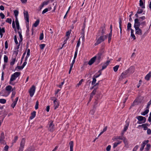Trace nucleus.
I'll return each instance as SVG.
<instances>
[{
    "mask_svg": "<svg viewBox=\"0 0 151 151\" xmlns=\"http://www.w3.org/2000/svg\"><path fill=\"white\" fill-rule=\"evenodd\" d=\"M145 16L140 17L139 18L135 19L134 20V25L139 26L143 27V26L146 25V22L143 21L145 20Z\"/></svg>",
    "mask_w": 151,
    "mask_h": 151,
    "instance_id": "1",
    "label": "nucleus"
},
{
    "mask_svg": "<svg viewBox=\"0 0 151 151\" xmlns=\"http://www.w3.org/2000/svg\"><path fill=\"white\" fill-rule=\"evenodd\" d=\"M21 74V73L20 72H16L13 74H12L11 76L10 80L9 81V83L12 85H14L15 84V83L13 82V81L19 76Z\"/></svg>",
    "mask_w": 151,
    "mask_h": 151,
    "instance_id": "2",
    "label": "nucleus"
},
{
    "mask_svg": "<svg viewBox=\"0 0 151 151\" xmlns=\"http://www.w3.org/2000/svg\"><path fill=\"white\" fill-rule=\"evenodd\" d=\"M108 35H104V36H101L97 40L95 44V45L96 46L101 42H104V40L107 38Z\"/></svg>",
    "mask_w": 151,
    "mask_h": 151,
    "instance_id": "3",
    "label": "nucleus"
},
{
    "mask_svg": "<svg viewBox=\"0 0 151 151\" xmlns=\"http://www.w3.org/2000/svg\"><path fill=\"white\" fill-rule=\"evenodd\" d=\"M119 26L118 28H117V32H120V34H121V37H122V19L121 17L119 18Z\"/></svg>",
    "mask_w": 151,
    "mask_h": 151,
    "instance_id": "4",
    "label": "nucleus"
},
{
    "mask_svg": "<svg viewBox=\"0 0 151 151\" xmlns=\"http://www.w3.org/2000/svg\"><path fill=\"white\" fill-rule=\"evenodd\" d=\"M134 27L135 30L136 34L139 35H141L142 34V30L139 28L140 26L134 25Z\"/></svg>",
    "mask_w": 151,
    "mask_h": 151,
    "instance_id": "5",
    "label": "nucleus"
},
{
    "mask_svg": "<svg viewBox=\"0 0 151 151\" xmlns=\"http://www.w3.org/2000/svg\"><path fill=\"white\" fill-rule=\"evenodd\" d=\"M25 141L24 138H23L22 139L20 143V146L18 151H23L25 143Z\"/></svg>",
    "mask_w": 151,
    "mask_h": 151,
    "instance_id": "6",
    "label": "nucleus"
},
{
    "mask_svg": "<svg viewBox=\"0 0 151 151\" xmlns=\"http://www.w3.org/2000/svg\"><path fill=\"white\" fill-rule=\"evenodd\" d=\"M35 87L34 85L32 86L29 89V92L30 94V96L31 97H32L35 92Z\"/></svg>",
    "mask_w": 151,
    "mask_h": 151,
    "instance_id": "7",
    "label": "nucleus"
},
{
    "mask_svg": "<svg viewBox=\"0 0 151 151\" xmlns=\"http://www.w3.org/2000/svg\"><path fill=\"white\" fill-rule=\"evenodd\" d=\"M134 67L133 66H131L127 70L125 71L124 74L126 75L129 73H132L134 71Z\"/></svg>",
    "mask_w": 151,
    "mask_h": 151,
    "instance_id": "8",
    "label": "nucleus"
},
{
    "mask_svg": "<svg viewBox=\"0 0 151 151\" xmlns=\"http://www.w3.org/2000/svg\"><path fill=\"white\" fill-rule=\"evenodd\" d=\"M24 16L25 19L26 20V23L29 22V16L28 12L27 11H24Z\"/></svg>",
    "mask_w": 151,
    "mask_h": 151,
    "instance_id": "9",
    "label": "nucleus"
},
{
    "mask_svg": "<svg viewBox=\"0 0 151 151\" xmlns=\"http://www.w3.org/2000/svg\"><path fill=\"white\" fill-rule=\"evenodd\" d=\"M137 119L139 121L142 122L141 123L138 122V124H140L142 123H144L146 121V118L142 116H139L137 117Z\"/></svg>",
    "mask_w": 151,
    "mask_h": 151,
    "instance_id": "10",
    "label": "nucleus"
},
{
    "mask_svg": "<svg viewBox=\"0 0 151 151\" xmlns=\"http://www.w3.org/2000/svg\"><path fill=\"white\" fill-rule=\"evenodd\" d=\"M54 124H53V122H52L50 124L48 130L50 132H52L54 130Z\"/></svg>",
    "mask_w": 151,
    "mask_h": 151,
    "instance_id": "11",
    "label": "nucleus"
},
{
    "mask_svg": "<svg viewBox=\"0 0 151 151\" xmlns=\"http://www.w3.org/2000/svg\"><path fill=\"white\" fill-rule=\"evenodd\" d=\"M95 57H96V62L97 63H99L101 60L102 54L101 53H99Z\"/></svg>",
    "mask_w": 151,
    "mask_h": 151,
    "instance_id": "12",
    "label": "nucleus"
},
{
    "mask_svg": "<svg viewBox=\"0 0 151 151\" xmlns=\"http://www.w3.org/2000/svg\"><path fill=\"white\" fill-rule=\"evenodd\" d=\"M149 142V140H144L143 142L141 145V148H140V150L141 151H142L143 150L145 145Z\"/></svg>",
    "mask_w": 151,
    "mask_h": 151,
    "instance_id": "13",
    "label": "nucleus"
},
{
    "mask_svg": "<svg viewBox=\"0 0 151 151\" xmlns=\"http://www.w3.org/2000/svg\"><path fill=\"white\" fill-rule=\"evenodd\" d=\"M53 103L54 104V109H56L58 107L59 105V103L57 101V99H55L54 100Z\"/></svg>",
    "mask_w": 151,
    "mask_h": 151,
    "instance_id": "14",
    "label": "nucleus"
},
{
    "mask_svg": "<svg viewBox=\"0 0 151 151\" xmlns=\"http://www.w3.org/2000/svg\"><path fill=\"white\" fill-rule=\"evenodd\" d=\"M96 59V57H94L89 61L88 64L89 65H92Z\"/></svg>",
    "mask_w": 151,
    "mask_h": 151,
    "instance_id": "15",
    "label": "nucleus"
},
{
    "mask_svg": "<svg viewBox=\"0 0 151 151\" xmlns=\"http://www.w3.org/2000/svg\"><path fill=\"white\" fill-rule=\"evenodd\" d=\"M129 125V122L128 120H127L126 122V124L124 126V128L123 129V132H125L127 130Z\"/></svg>",
    "mask_w": 151,
    "mask_h": 151,
    "instance_id": "16",
    "label": "nucleus"
},
{
    "mask_svg": "<svg viewBox=\"0 0 151 151\" xmlns=\"http://www.w3.org/2000/svg\"><path fill=\"white\" fill-rule=\"evenodd\" d=\"M100 30L98 32V36H99L100 35L101 36H104V35L105 34V29L103 28H102V30L101 31V32L100 33Z\"/></svg>",
    "mask_w": 151,
    "mask_h": 151,
    "instance_id": "17",
    "label": "nucleus"
},
{
    "mask_svg": "<svg viewBox=\"0 0 151 151\" xmlns=\"http://www.w3.org/2000/svg\"><path fill=\"white\" fill-rule=\"evenodd\" d=\"M151 77V72H149V73L147 74L145 77V78L146 80L148 81L150 79Z\"/></svg>",
    "mask_w": 151,
    "mask_h": 151,
    "instance_id": "18",
    "label": "nucleus"
},
{
    "mask_svg": "<svg viewBox=\"0 0 151 151\" xmlns=\"http://www.w3.org/2000/svg\"><path fill=\"white\" fill-rule=\"evenodd\" d=\"M110 62V61L108 60L106 63L104 64L103 65L102 67V68L101 69V70H103L109 64V63Z\"/></svg>",
    "mask_w": 151,
    "mask_h": 151,
    "instance_id": "19",
    "label": "nucleus"
},
{
    "mask_svg": "<svg viewBox=\"0 0 151 151\" xmlns=\"http://www.w3.org/2000/svg\"><path fill=\"white\" fill-rule=\"evenodd\" d=\"M70 147V151H73V141H70L69 143Z\"/></svg>",
    "mask_w": 151,
    "mask_h": 151,
    "instance_id": "20",
    "label": "nucleus"
},
{
    "mask_svg": "<svg viewBox=\"0 0 151 151\" xmlns=\"http://www.w3.org/2000/svg\"><path fill=\"white\" fill-rule=\"evenodd\" d=\"M36 112L35 111H33L32 112L31 114V116L30 117V119H32L36 115Z\"/></svg>",
    "mask_w": 151,
    "mask_h": 151,
    "instance_id": "21",
    "label": "nucleus"
},
{
    "mask_svg": "<svg viewBox=\"0 0 151 151\" xmlns=\"http://www.w3.org/2000/svg\"><path fill=\"white\" fill-rule=\"evenodd\" d=\"M134 31L132 29H131V37L133 38L134 40L136 39V37L134 34Z\"/></svg>",
    "mask_w": 151,
    "mask_h": 151,
    "instance_id": "22",
    "label": "nucleus"
},
{
    "mask_svg": "<svg viewBox=\"0 0 151 151\" xmlns=\"http://www.w3.org/2000/svg\"><path fill=\"white\" fill-rule=\"evenodd\" d=\"M71 30H70L69 31H68L67 32H66V35L68 37L66 38V40L64 41V42L66 41L68 39V38H69L68 37L70 35L71 33Z\"/></svg>",
    "mask_w": 151,
    "mask_h": 151,
    "instance_id": "23",
    "label": "nucleus"
},
{
    "mask_svg": "<svg viewBox=\"0 0 151 151\" xmlns=\"http://www.w3.org/2000/svg\"><path fill=\"white\" fill-rule=\"evenodd\" d=\"M122 142V141H120L119 140H118V142H115L114 144L113 145V148H115L120 143H121Z\"/></svg>",
    "mask_w": 151,
    "mask_h": 151,
    "instance_id": "24",
    "label": "nucleus"
},
{
    "mask_svg": "<svg viewBox=\"0 0 151 151\" xmlns=\"http://www.w3.org/2000/svg\"><path fill=\"white\" fill-rule=\"evenodd\" d=\"M123 142L124 143L125 147H128V142L126 138H123Z\"/></svg>",
    "mask_w": 151,
    "mask_h": 151,
    "instance_id": "25",
    "label": "nucleus"
},
{
    "mask_svg": "<svg viewBox=\"0 0 151 151\" xmlns=\"http://www.w3.org/2000/svg\"><path fill=\"white\" fill-rule=\"evenodd\" d=\"M12 86H11L9 85L6 87L5 88V89L6 91H10L11 90H12ZM10 92H9L10 93Z\"/></svg>",
    "mask_w": 151,
    "mask_h": 151,
    "instance_id": "26",
    "label": "nucleus"
},
{
    "mask_svg": "<svg viewBox=\"0 0 151 151\" xmlns=\"http://www.w3.org/2000/svg\"><path fill=\"white\" fill-rule=\"evenodd\" d=\"M40 22V20L39 19H37L36 21L35 22L34 24L33 25V26L35 27H37L39 24Z\"/></svg>",
    "mask_w": 151,
    "mask_h": 151,
    "instance_id": "27",
    "label": "nucleus"
},
{
    "mask_svg": "<svg viewBox=\"0 0 151 151\" xmlns=\"http://www.w3.org/2000/svg\"><path fill=\"white\" fill-rule=\"evenodd\" d=\"M98 88H94V90L93 91L91 92V95L90 96H91L92 97H93V96L94 95L96 92V89Z\"/></svg>",
    "mask_w": 151,
    "mask_h": 151,
    "instance_id": "28",
    "label": "nucleus"
},
{
    "mask_svg": "<svg viewBox=\"0 0 151 151\" xmlns=\"http://www.w3.org/2000/svg\"><path fill=\"white\" fill-rule=\"evenodd\" d=\"M139 6L142 8H145V6L142 0H140Z\"/></svg>",
    "mask_w": 151,
    "mask_h": 151,
    "instance_id": "29",
    "label": "nucleus"
},
{
    "mask_svg": "<svg viewBox=\"0 0 151 151\" xmlns=\"http://www.w3.org/2000/svg\"><path fill=\"white\" fill-rule=\"evenodd\" d=\"M151 147V145L150 144H148L146 145V146L145 148L146 151H148Z\"/></svg>",
    "mask_w": 151,
    "mask_h": 151,
    "instance_id": "30",
    "label": "nucleus"
},
{
    "mask_svg": "<svg viewBox=\"0 0 151 151\" xmlns=\"http://www.w3.org/2000/svg\"><path fill=\"white\" fill-rule=\"evenodd\" d=\"M30 49H28L27 50V55L25 58V61H26L28 57H29L30 55Z\"/></svg>",
    "mask_w": 151,
    "mask_h": 151,
    "instance_id": "31",
    "label": "nucleus"
},
{
    "mask_svg": "<svg viewBox=\"0 0 151 151\" xmlns=\"http://www.w3.org/2000/svg\"><path fill=\"white\" fill-rule=\"evenodd\" d=\"M16 58H12V61L10 62V65H13L15 63V62L16 61Z\"/></svg>",
    "mask_w": 151,
    "mask_h": 151,
    "instance_id": "32",
    "label": "nucleus"
},
{
    "mask_svg": "<svg viewBox=\"0 0 151 151\" xmlns=\"http://www.w3.org/2000/svg\"><path fill=\"white\" fill-rule=\"evenodd\" d=\"M149 110L147 109L145 111H144L143 112L141 113V114L142 115L145 116V115L147 114L149 112Z\"/></svg>",
    "mask_w": 151,
    "mask_h": 151,
    "instance_id": "33",
    "label": "nucleus"
},
{
    "mask_svg": "<svg viewBox=\"0 0 151 151\" xmlns=\"http://www.w3.org/2000/svg\"><path fill=\"white\" fill-rule=\"evenodd\" d=\"M8 61V58L6 55H4V62L5 63H7Z\"/></svg>",
    "mask_w": 151,
    "mask_h": 151,
    "instance_id": "34",
    "label": "nucleus"
},
{
    "mask_svg": "<svg viewBox=\"0 0 151 151\" xmlns=\"http://www.w3.org/2000/svg\"><path fill=\"white\" fill-rule=\"evenodd\" d=\"M18 33L19 34V38L20 39V41H19V42H22V35L21 34V32L20 31H18Z\"/></svg>",
    "mask_w": 151,
    "mask_h": 151,
    "instance_id": "35",
    "label": "nucleus"
},
{
    "mask_svg": "<svg viewBox=\"0 0 151 151\" xmlns=\"http://www.w3.org/2000/svg\"><path fill=\"white\" fill-rule=\"evenodd\" d=\"M119 67V65H116V66H114L113 68V69H114V71L115 72H116L118 70Z\"/></svg>",
    "mask_w": 151,
    "mask_h": 151,
    "instance_id": "36",
    "label": "nucleus"
},
{
    "mask_svg": "<svg viewBox=\"0 0 151 151\" xmlns=\"http://www.w3.org/2000/svg\"><path fill=\"white\" fill-rule=\"evenodd\" d=\"M4 138L5 137H4V134L3 132H2L1 133V137L0 138H1V140H3L4 139Z\"/></svg>",
    "mask_w": 151,
    "mask_h": 151,
    "instance_id": "37",
    "label": "nucleus"
},
{
    "mask_svg": "<svg viewBox=\"0 0 151 151\" xmlns=\"http://www.w3.org/2000/svg\"><path fill=\"white\" fill-rule=\"evenodd\" d=\"M142 127L144 128V130H147V129H148V127H147L146 124H143L141 125Z\"/></svg>",
    "mask_w": 151,
    "mask_h": 151,
    "instance_id": "38",
    "label": "nucleus"
},
{
    "mask_svg": "<svg viewBox=\"0 0 151 151\" xmlns=\"http://www.w3.org/2000/svg\"><path fill=\"white\" fill-rule=\"evenodd\" d=\"M6 100L5 99H0V103L1 104H4L6 102Z\"/></svg>",
    "mask_w": 151,
    "mask_h": 151,
    "instance_id": "39",
    "label": "nucleus"
},
{
    "mask_svg": "<svg viewBox=\"0 0 151 151\" xmlns=\"http://www.w3.org/2000/svg\"><path fill=\"white\" fill-rule=\"evenodd\" d=\"M16 92L15 91H13L12 92V94L11 96V98L12 99V100L13 101V98L15 96V95L16 94Z\"/></svg>",
    "mask_w": 151,
    "mask_h": 151,
    "instance_id": "40",
    "label": "nucleus"
},
{
    "mask_svg": "<svg viewBox=\"0 0 151 151\" xmlns=\"http://www.w3.org/2000/svg\"><path fill=\"white\" fill-rule=\"evenodd\" d=\"M18 139V137L17 136H15L14 137V140L13 141V142H12V144L15 143V142H16Z\"/></svg>",
    "mask_w": 151,
    "mask_h": 151,
    "instance_id": "41",
    "label": "nucleus"
},
{
    "mask_svg": "<svg viewBox=\"0 0 151 151\" xmlns=\"http://www.w3.org/2000/svg\"><path fill=\"white\" fill-rule=\"evenodd\" d=\"M12 20L11 19L8 18L6 19V22H8V23H9L10 24H11V22H12Z\"/></svg>",
    "mask_w": 151,
    "mask_h": 151,
    "instance_id": "42",
    "label": "nucleus"
},
{
    "mask_svg": "<svg viewBox=\"0 0 151 151\" xmlns=\"http://www.w3.org/2000/svg\"><path fill=\"white\" fill-rule=\"evenodd\" d=\"M82 30L83 31V32L82 33V35H83V37H81V38L82 39V41L83 42H84V38H85V37H84V29H83Z\"/></svg>",
    "mask_w": 151,
    "mask_h": 151,
    "instance_id": "43",
    "label": "nucleus"
},
{
    "mask_svg": "<svg viewBox=\"0 0 151 151\" xmlns=\"http://www.w3.org/2000/svg\"><path fill=\"white\" fill-rule=\"evenodd\" d=\"M45 46V44H42L40 45V48L41 49L43 50Z\"/></svg>",
    "mask_w": 151,
    "mask_h": 151,
    "instance_id": "44",
    "label": "nucleus"
},
{
    "mask_svg": "<svg viewBox=\"0 0 151 151\" xmlns=\"http://www.w3.org/2000/svg\"><path fill=\"white\" fill-rule=\"evenodd\" d=\"M96 78L93 77V81L92 82V83H91L92 85H94L96 82Z\"/></svg>",
    "mask_w": 151,
    "mask_h": 151,
    "instance_id": "45",
    "label": "nucleus"
},
{
    "mask_svg": "<svg viewBox=\"0 0 151 151\" xmlns=\"http://www.w3.org/2000/svg\"><path fill=\"white\" fill-rule=\"evenodd\" d=\"M17 103L16 101H14L13 103L11 105V107L14 108L16 105Z\"/></svg>",
    "mask_w": 151,
    "mask_h": 151,
    "instance_id": "46",
    "label": "nucleus"
},
{
    "mask_svg": "<svg viewBox=\"0 0 151 151\" xmlns=\"http://www.w3.org/2000/svg\"><path fill=\"white\" fill-rule=\"evenodd\" d=\"M14 14L15 16V17H17V16L18 14V11L17 10H15L14 11Z\"/></svg>",
    "mask_w": 151,
    "mask_h": 151,
    "instance_id": "47",
    "label": "nucleus"
},
{
    "mask_svg": "<svg viewBox=\"0 0 151 151\" xmlns=\"http://www.w3.org/2000/svg\"><path fill=\"white\" fill-rule=\"evenodd\" d=\"M39 103L38 101L36 102L35 108L36 109H37L38 108Z\"/></svg>",
    "mask_w": 151,
    "mask_h": 151,
    "instance_id": "48",
    "label": "nucleus"
},
{
    "mask_svg": "<svg viewBox=\"0 0 151 151\" xmlns=\"http://www.w3.org/2000/svg\"><path fill=\"white\" fill-rule=\"evenodd\" d=\"M14 40L15 43L16 44H18V42L17 40V36L16 35H15L14 36Z\"/></svg>",
    "mask_w": 151,
    "mask_h": 151,
    "instance_id": "49",
    "label": "nucleus"
},
{
    "mask_svg": "<svg viewBox=\"0 0 151 151\" xmlns=\"http://www.w3.org/2000/svg\"><path fill=\"white\" fill-rule=\"evenodd\" d=\"M43 34L42 33L40 34V36L39 38V39L40 40H42L43 39Z\"/></svg>",
    "mask_w": 151,
    "mask_h": 151,
    "instance_id": "50",
    "label": "nucleus"
},
{
    "mask_svg": "<svg viewBox=\"0 0 151 151\" xmlns=\"http://www.w3.org/2000/svg\"><path fill=\"white\" fill-rule=\"evenodd\" d=\"M143 12V10L141 9H139L137 12V14H140L142 13Z\"/></svg>",
    "mask_w": 151,
    "mask_h": 151,
    "instance_id": "51",
    "label": "nucleus"
},
{
    "mask_svg": "<svg viewBox=\"0 0 151 151\" xmlns=\"http://www.w3.org/2000/svg\"><path fill=\"white\" fill-rule=\"evenodd\" d=\"M12 26L13 28L14 29L15 31H16V28L15 26V22L14 21H13L12 22Z\"/></svg>",
    "mask_w": 151,
    "mask_h": 151,
    "instance_id": "52",
    "label": "nucleus"
},
{
    "mask_svg": "<svg viewBox=\"0 0 151 151\" xmlns=\"http://www.w3.org/2000/svg\"><path fill=\"white\" fill-rule=\"evenodd\" d=\"M0 16L2 19H4L5 17V15L2 12L0 13Z\"/></svg>",
    "mask_w": 151,
    "mask_h": 151,
    "instance_id": "53",
    "label": "nucleus"
},
{
    "mask_svg": "<svg viewBox=\"0 0 151 151\" xmlns=\"http://www.w3.org/2000/svg\"><path fill=\"white\" fill-rule=\"evenodd\" d=\"M138 147L139 146L138 145H136L133 149V151H136Z\"/></svg>",
    "mask_w": 151,
    "mask_h": 151,
    "instance_id": "54",
    "label": "nucleus"
},
{
    "mask_svg": "<svg viewBox=\"0 0 151 151\" xmlns=\"http://www.w3.org/2000/svg\"><path fill=\"white\" fill-rule=\"evenodd\" d=\"M24 68L22 66H17V67L16 68V69H17V68L19 70H21L22 69Z\"/></svg>",
    "mask_w": 151,
    "mask_h": 151,
    "instance_id": "55",
    "label": "nucleus"
},
{
    "mask_svg": "<svg viewBox=\"0 0 151 151\" xmlns=\"http://www.w3.org/2000/svg\"><path fill=\"white\" fill-rule=\"evenodd\" d=\"M111 146L110 145H108L106 148V150L107 151H110L111 149Z\"/></svg>",
    "mask_w": 151,
    "mask_h": 151,
    "instance_id": "56",
    "label": "nucleus"
},
{
    "mask_svg": "<svg viewBox=\"0 0 151 151\" xmlns=\"http://www.w3.org/2000/svg\"><path fill=\"white\" fill-rule=\"evenodd\" d=\"M48 10V8H46L42 12V14H43L44 13L47 12Z\"/></svg>",
    "mask_w": 151,
    "mask_h": 151,
    "instance_id": "57",
    "label": "nucleus"
},
{
    "mask_svg": "<svg viewBox=\"0 0 151 151\" xmlns=\"http://www.w3.org/2000/svg\"><path fill=\"white\" fill-rule=\"evenodd\" d=\"M9 148V147L8 145H6L4 147V150L5 151H8Z\"/></svg>",
    "mask_w": 151,
    "mask_h": 151,
    "instance_id": "58",
    "label": "nucleus"
},
{
    "mask_svg": "<svg viewBox=\"0 0 151 151\" xmlns=\"http://www.w3.org/2000/svg\"><path fill=\"white\" fill-rule=\"evenodd\" d=\"M147 133L148 134H151V130L150 129L148 128L147 129Z\"/></svg>",
    "mask_w": 151,
    "mask_h": 151,
    "instance_id": "59",
    "label": "nucleus"
},
{
    "mask_svg": "<svg viewBox=\"0 0 151 151\" xmlns=\"http://www.w3.org/2000/svg\"><path fill=\"white\" fill-rule=\"evenodd\" d=\"M131 24L130 23H129L127 25L128 29H130L131 30Z\"/></svg>",
    "mask_w": 151,
    "mask_h": 151,
    "instance_id": "60",
    "label": "nucleus"
},
{
    "mask_svg": "<svg viewBox=\"0 0 151 151\" xmlns=\"http://www.w3.org/2000/svg\"><path fill=\"white\" fill-rule=\"evenodd\" d=\"M95 113V111L93 109H92L89 112V113L91 115H93Z\"/></svg>",
    "mask_w": 151,
    "mask_h": 151,
    "instance_id": "61",
    "label": "nucleus"
},
{
    "mask_svg": "<svg viewBox=\"0 0 151 151\" xmlns=\"http://www.w3.org/2000/svg\"><path fill=\"white\" fill-rule=\"evenodd\" d=\"M25 151H34V149L32 147L29 148Z\"/></svg>",
    "mask_w": 151,
    "mask_h": 151,
    "instance_id": "62",
    "label": "nucleus"
},
{
    "mask_svg": "<svg viewBox=\"0 0 151 151\" xmlns=\"http://www.w3.org/2000/svg\"><path fill=\"white\" fill-rule=\"evenodd\" d=\"M77 52L78 50H76V52L75 53L74 56V59H76V58L77 54Z\"/></svg>",
    "mask_w": 151,
    "mask_h": 151,
    "instance_id": "63",
    "label": "nucleus"
},
{
    "mask_svg": "<svg viewBox=\"0 0 151 151\" xmlns=\"http://www.w3.org/2000/svg\"><path fill=\"white\" fill-rule=\"evenodd\" d=\"M0 30L1 33H4L5 32V31L4 28H3L2 29L0 27Z\"/></svg>",
    "mask_w": 151,
    "mask_h": 151,
    "instance_id": "64",
    "label": "nucleus"
}]
</instances>
